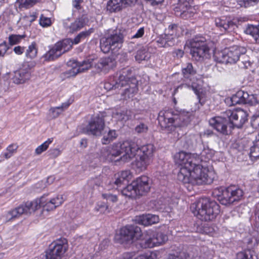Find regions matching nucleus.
Here are the masks:
<instances>
[{"label": "nucleus", "instance_id": "obj_1", "mask_svg": "<svg viewBox=\"0 0 259 259\" xmlns=\"http://www.w3.org/2000/svg\"><path fill=\"white\" fill-rule=\"evenodd\" d=\"M175 158L181 165L178 174L179 181L193 185L210 184L212 182V179L207 174V170L200 164L202 160L197 154L181 151L176 154Z\"/></svg>", "mask_w": 259, "mask_h": 259}, {"label": "nucleus", "instance_id": "obj_2", "mask_svg": "<svg viewBox=\"0 0 259 259\" xmlns=\"http://www.w3.org/2000/svg\"><path fill=\"white\" fill-rule=\"evenodd\" d=\"M47 196L48 195H44L39 199L34 201L27 202L9 211L6 214L7 221H11L23 214H30L40 207L43 208L44 210L47 211L53 210L64 202L62 195H58L53 198H47Z\"/></svg>", "mask_w": 259, "mask_h": 259}, {"label": "nucleus", "instance_id": "obj_3", "mask_svg": "<svg viewBox=\"0 0 259 259\" xmlns=\"http://www.w3.org/2000/svg\"><path fill=\"white\" fill-rule=\"evenodd\" d=\"M190 112L182 111L175 112L171 109L160 111L158 114V120L163 129L173 131L177 127L187 125L191 120Z\"/></svg>", "mask_w": 259, "mask_h": 259}, {"label": "nucleus", "instance_id": "obj_4", "mask_svg": "<svg viewBox=\"0 0 259 259\" xmlns=\"http://www.w3.org/2000/svg\"><path fill=\"white\" fill-rule=\"evenodd\" d=\"M137 143L133 141H125L121 143H114L111 146L103 148L101 150L102 156L108 161L115 160V158L124 153L120 159L124 161H130L134 157V152L137 149ZM117 159L116 160H118Z\"/></svg>", "mask_w": 259, "mask_h": 259}, {"label": "nucleus", "instance_id": "obj_5", "mask_svg": "<svg viewBox=\"0 0 259 259\" xmlns=\"http://www.w3.org/2000/svg\"><path fill=\"white\" fill-rule=\"evenodd\" d=\"M193 213L203 221L213 220L220 213V206L208 198H202L193 203L190 207Z\"/></svg>", "mask_w": 259, "mask_h": 259}, {"label": "nucleus", "instance_id": "obj_6", "mask_svg": "<svg viewBox=\"0 0 259 259\" xmlns=\"http://www.w3.org/2000/svg\"><path fill=\"white\" fill-rule=\"evenodd\" d=\"M125 35V30L118 29L100 40V48L104 53H108L110 51L117 52L120 49L124 41Z\"/></svg>", "mask_w": 259, "mask_h": 259}, {"label": "nucleus", "instance_id": "obj_7", "mask_svg": "<svg viewBox=\"0 0 259 259\" xmlns=\"http://www.w3.org/2000/svg\"><path fill=\"white\" fill-rule=\"evenodd\" d=\"M142 235L141 228L136 225H128L122 228L118 234L114 237L116 242L122 244L125 247L139 239Z\"/></svg>", "mask_w": 259, "mask_h": 259}, {"label": "nucleus", "instance_id": "obj_8", "mask_svg": "<svg viewBox=\"0 0 259 259\" xmlns=\"http://www.w3.org/2000/svg\"><path fill=\"white\" fill-rule=\"evenodd\" d=\"M190 51L192 59L197 61H202L209 57V49L206 39L202 36H196L190 40Z\"/></svg>", "mask_w": 259, "mask_h": 259}, {"label": "nucleus", "instance_id": "obj_9", "mask_svg": "<svg viewBox=\"0 0 259 259\" xmlns=\"http://www.w3.org/2000/svg\"><path fill=\"white\" fill-rule=\"evenodd\" d=\"M135 78L133 75L131 68H125L119 72L118 76L110 77L104 84L107 90L121 89L127 82H131L132 78Z\"/></svg>", "mask_w": 259, "mask_h": 259}, {"label": "nucleus", "instance_id": "obj_10", "mask_svg": "<svg viewBox=\"0 0 259 259\" xmlns=\"http://www.w3.org/2000/svg\"><path fill=\"white\" fill-rule=\"evenodd\" d=\"M246 52L245 48L240 46H233L225 49L217 57V61L225 64L236 63L240 59V55Z\"/></svg>", "mask_w": 259, "mask_h": 259}, {"label": "nucleus", "instance_id": "obj_11", "mask_svg": "<svg viewBox=\"0 0 259 259\" xmlns=\"http://www.w3.org/2000/svg\"><path fill=\"white\" fill-rule=\"evenodd\" d=\"M74 44L71 38H66L57 42L45 55L46 60H54L69 51Z\"/></svg>", "mask_w": 259, "mask_h": 259}, {"label": "nucleus", "instance_id": "obj_12", "mask_svg": "<svg viewBox=\"0 0 259 259\" xmlns=\"http://www.w3.org/2000/svg\"><path fill=\"white\" fill-rule=\"evenodd\" d=\"M105 128L104 116L98 114L92 117L88 124L83 129V132L89 135L95 136H101Z\"/></svg>", "mask_w": 259, "mask_h": 259}, {"label": "nucleus", "instance_id": "obj_13", "mask_svg": "<svg viewBox=\"0 0 259 259\" xmlns=\"http://www.w3.org/2000/svg\"><path fill=\"white\" fill-rule=\"evenodd\" d=\"M67 249L66 241L65 240H58L50 245L44 257L45 259H61Z\"/></svg>", "mask_w": 259, "mask_h": 259}, {"label": "nucleus", "instance_id": "obj_14", "mask_svg": "<svg viewBox=\"0 0 259 259\" xmlns=\"http://www.w3.org/2000/svg\"><path fill=\"white\" fill-rule=\"evenodd\" d=\"M232 128H241L247 120V114L242 109L228 110L225 112Z\"/></svg>", "mask_w": 259, "mask_h": 259}, {"label": "nucleus", "instance_id": "obj_15", "mask_svg": "<svg viewBox=\"0 0 259 259\" xmlns=\"http://www.w3.org/2000/svg\"><path fill=\"white\" fill-rule=\"evenodd\" d=\"M210 125L218 132L224 135H228L231 132L232 127L228 117H225V112L221 116L211 118L209 121Z\"/></svg>", "mask_w": 259, "mask_h": 259}, {"label": "nucleus", "instance_id": "obj_16", "mask_svg": "<svg viewBox=\"0 0 259 259\" xmlns=\"http://www.w3.org/2000/svg\"><path fill=\"white\" fill-rule=\"evenodd\" d=\"M149 233V235L141 241V245L143 248H152L164 243L168 239L167 235L161 232H150Z\"/></svg>", "mask_w": 259, "mask_h": 259}, {"label": "nucleus", "instance_id": "obj_17", "mask_svg": "<svg viewBox=\"0 0 259 259\" xmlns=\"http://www.w3.org/2000/svg\"><path fill=\"white\" fill-rule=\"evenodd\" d=\"M243 196L242 189L235 186H231L226 188V191L224 193L223 205L231 204L241 200Z\"/></svg>", "mask_w": 259, "mask_h": 259}, {"label": "nucleus", "instance_id": "obj_18", "mask_svg": "<svg viewBox=\"0 0 259 259\" xmlns=\"http://www.w3.org/2000/svg\"><path fill=\"white\" fill-rule=\"evenodd\" d=\"M93 60L86 59L81 62L77 61H69L68 65H73L72 68L68 70L67 73L69 76H75L78 73L85 72L91 68Z\"/></svg>", "mask_w": 259, "mask_h": 259}, {"label": "nucleus", "instance_id": "obj_19", "mask_svg": "<svg viewBox=\"0 0 259 259\" xmlns=\"http://www.w3.org/2000/svg\"><path fill=\"white\" fill-rule=\"evenodd\" d=\"M175 11L180 12L181 17L185 19L192 17L195 13V9L190 5V0H179Z\"/></svg>", "mask_w": 259, "mask_h": 259}, {"label": "nucleus", "instance_id": "obj_20", "mask_svg": "<svg viewBox=\"0 0 259 259\" xmlns=\"http://www.w3.org/2000/svg\"><path fill=\"white\" fill-rule=\"evenodd\" d=\"M89 21V20L87 15H82L77 18L75 21L73 22H72L70 24L65 22L64 23V27L69 32L73 33L79 31L85 26L88 24Z\"/></svg>", "mask_w": 259, "mask_h": 259}, {"label": "nucleus", "instance_id": "obj_21", "mask_svg": "<svg viewBox=\"0 0 259 259\" xmlns=\"http://www.w3.org/2000/svg\"><path fill=\"white\" fill-rule=\"evenodd\" d=\"M137 0H109L107 5V10L110 13L118 12L126 6H131Z\"/></svg>", "mask_w": 259, "mask_h": 259}, {"label": "nucleus", "instance_id": "obj_22", "mask_svg": "<svg viewBox=\"0 0 259 259\" xmlns=\"http://www.w3.org/2000/svg\"><path fill=\"white\" fill-rule=\"evenodd\" d=\"M214 22L215 26L223 32H232L237 28L236 23L224 17L215 18Z\"/></svg>", "mask_w": 259, "mask_h": 259}, {"label": "nucleus", "instance_id": "obj_23", "mask_svg": "<svg viewBox=\"0 0 259 259\" xmlns=\"http://www.w3.org/2000/svg\"><path fill=\"white\" fill-rule=\"evenodd\" d=\"M116 66V61L110 57L101 59L95 65V68L98 72L107 73Z\"/></svg>", "mask_w": 259, "mask_h": 259}, {"label": "nucleus", "instance_id": "obj_24", "mask_svg": "<svg viewBox=\"0 0 259 259\" xmlns=\"http://www.w3.org/2000/svg\"><path fill=\"white\" fill-rule=\"evenodd\" d=\"M134 182L139 196L144 195L150 190L149 178L147 176H141L137 178Z\"/></svg>", "mask_w": 259, "mask_h": 259}, {"label": "nucleus", "instance_id": "obj_25", "mask_svg": "<svg viewBox=\"0 0 259 259\" xmlns=\"http://www.w3.org/2000/svg\"><path fill=\"white\" fill-rule=\"evenodd\" d=\"M138 80L136 78H132L131 82H127L123 87H125L121 95L123 99H130L133 97L134 95L137 93L138 89L137 87Z\"/></svg>", "mask_w": 259, "mask_h": 259}, {"label": "nucleus", "instance_id": "obj_26", "mask_svg": "<svg viewBox=\"0 0 259 259\" xmlns=\"http://www.w3.org/2000/svg\"><path fill=\"white\" fill-rule=\"evenodd\" d=\"M135 221L140 225L149 226L158 223L159 217L155 214H146L136 216L135 218Z\"/></svg>", "mask_w": 259, "mask_h": 259}, {"label": "nucleus", "instance_id": "obj_27", "mask_svg": "<svg viewBox=\"0 0 259 259\" xmlns=\"http://www.w3.org/2000/svg\"><path fill=\"white\" fill-rule=\"evenodd\" d=\"M137 148H138L134 152V156L137 154L138 156H142L145 158H148L151 159L154 151V146L153 145L147 144L141 147H139L137 144Z\"/></svg>", "mask_w": 259, "mask_h": 259}, {"label": "nucleus", "instance_id": "obj_28", "mask_svg": "<svg viewBox=\"0 0 259 259\" xmlns=\"http://www.w3.org/2000/svg\"><path fill=\"white\" fill-rule=\"evenodd\" d=\"M70 103L68 102L63 103L60 106L51 107L49 110L48 118L49 119H54L57 118L69 106Z\"/></svg>", "mask_w": 259, "mask_h": 259}, {"label": "nucleus", "instance_id": "obj_29", "mask_svg": "<svg viewBox=\"0 0 259 259\" xmlns=\"http://www.w3.org/2000/svg\"><path fill=\"white\" fill-rule=\"evenodd\" d=\"M30 74L28 71L21 69L14 72L12 80L16 84H22L29 79Z\"/></svg>", "mask_w": 259, "mask_h": 259}, {"label": "nucleus", "instance_id": "obj_30", "mask_svg": "<svg viewBox=\"0 0 259 259\" xmlns=\"http://www.w3.org/2000/svg\"><path fill=\"white\" fill-rule=\"evenodd\" d=\"M138 158L135 161L134 165L138 172H141L146 170L148 166L151 162V159L138 156Z\"/></svg>", "mask_w": 259, "mask_h": 259}, {"label": "nucleus", "instance_id": "obj_31", "mask_svg": "<svg viewBox=\"0 0 259 259\" xmlns=\"http://www.w3.org/2000/svg\"><path fill=\"white\" fill-rule=\"evenodd\" d=\"M150 57L151 54L146 47H141L135 56V60L138 63H141L143 61H148Z\"/></svg>", "mask_w": 259, "mask_h": 259}, {"label": "nucleus", "instance_id": "obj_32", "mask_svg": "<svg viewBox=\"0 0 259 259\" xmlns=\"http://www.w3.org/2000/svg\"><path fill=\"white\" fill-rule=\"evenodd\" d=\"M244 32L251 35L256 43H259V24H248L244 30Z\"/></svg>", "mask_w": 259, "mask_h": 259}, {"label": "nucleus", "instance_id": "obj_33", "mask_svg": "<svg viewBox=\"0 0 259 259\" xmlns=\"http://www.w3.org/2000/svg\"><path fill=\"white\" fill-rule=\"evenodd\" d=\"M121 193L123 195L131 198H136L139 196L134 181L123 188Z\"/></svg>", "mask_w": 259, "mask_h": 259}, {"label": "nucleus", "instance_id": "obj_34", "mask_svg": "<svg viewBox=\"0 0 259 259\" xmlns=\"http://www.w3.org/2000/svg\"><path fill=\"white\" fill-rule=\"evenodd\" d=\"M247 96V92L243 91L237 92L235 95H233L231 100L232 105L245 104V98Z\"/></svg>", "mask_w": 259, "mask_h": 259}, {"label": "nucleus", "instance_id": "obj_35", "mask_svg": "<svg viewBox=\"0 0 259 259\" xmlns=\"http://www.w3.org/2000/svg\"><path fill=\"white\" fill-rule=\"evenodd\" d=\"M94 32V29L91 28L88 30L83 31L78 33L76 37L72 39L74 45L79 44L80 41L84 40L87 38L89 37L92 33Z\"/></svg>", "mask_w": 259, "mask_h": 259}, {"label": "nucleus", "instance_id": "obj_36", "mask_svg": "<svg viewBox=\"0 0 259 259\" xmlns=\"http://www.w3.org/2000/svg\"><path fill=\"white\" fill-rule=\"evenodd\" d=\"M238 66L240 68L243 69H247L251 66L252 61L246 53H244L240 55V59L238 60Z\"/></svg>", "mask_w": 259, "mask_h": 259}, {"label": "nucleus", "instance_id": "obj_37", "mask_svg": "<svg viewBox=\"0 0 259 259\" xmlns=\"http://www.w3.org/2000/svg\"><path fill=\"white\" fill-rule=\"evenodd\" d=\"M236 259H258V257L253 250L249 249L238 253Z\"/></svg>", "mask_w": 259, "mask_h": 259}, {"label": "nucleus", "instance_id": "obj_38", "mask_svg": "<svg viewBox=\"0 0 259 259\" xmlns=\"http://www.w3.org/2000/svg\"><path fill=\"white\" fill-rule=\"evenodd\" d=\"M250 155L256 159H259V134L256 137L253 145L250 147Z\"/></svg>", "mask_w": 259, "mask_h": 259}, {"label": "nucleus", "instance_id": "obj_39", "mask_svg": "<svg viewBox=\"0 0 259 259\" xmlns=\"http://www.w3.org/2000/svg\"><path fill=\"white\" fill-rule=\"evenodd\" d=\"M37 53V49L36 48V43L33 42L26 51V57L28 58L33 59L36 56Z\"/></svg>", "mask_w": 259, "mask_h": 259}, {"label": "nucleus", "instance_id": "obj_40", "mask_svg": "<svg viewBox=\"0 0 259 259\" xmlns=\"http://www.w3.org/2000/svg\"><path fill=\"white\" fill-rule=\"evenodd\" d=\"M117 135L115 130H109L106 135L104 136L102 142L103 144H107L116 138Z\"/></svg>", "mask_w": 259, "mask_h": 259}, {"label": "nucleus", "instance_id": "obj_41", "mask_svg": "<svg viewBox=\"0 0 259 259\" xmlns=\"http://www.w3.org/2000/svg\"><path fill=\"white\" fill-rule=\"evenodd\" d=\"M53 140V138L48 139L44 143L38 146L35 150V154L36 155H40L43 152L47 150L49 147V145L52 143Z\"/></svg>", "mask_w": 259, "mask_h": 259}, {"label": "nucleus", "instance_id": "obj_42", "mask_svg": "<svg viewBox=\"0 0 259 259\" xmlns=\"http://www.w3.org/2000/svg\"><path fill=\"white\" fill-rule=\"evenodd\" d=\"M182 73L185 78H189L191 75L196 73L195 70L193 68L191 63H187L186 66L183 68Z\"/></svg>", "mask_w": 259, "mask_h": 259}, {"label": "nucleus", "instance_id": "obj_43", "mask_svg": "<svg viewBox=\"0 0 259 259\" xmlns=\"http://www.w3.org/2000/svg\"><path fill=\"white\" fill-rule=\"evenodd\" d=\"M226 191V188L224 187H219L214 189L212 192L214 196L218 198V200L222 204H223V199H225V198H224V193Z\"/></svg>", "mask_w": 259, "mask_h": 259}, {"label": "nucleus", "instance_id": "obj_44", "mask_svg": "<svg viewBox=\"0 0 259 259\" xmlns=\"http://www.w3.org/2000/svg\"><path fill=\"white\" fill-rule=\"evenodd\" d=\"M148 131L147 124L143 122H140L135 127V131L137 134H145Z\"/></svg>", "mask_w": 259, "mask_h": 259}, {"label": "nucleus", "instance_id": "obj_45", "mask_svg": "<svg viewBox=\"0 0 259 259\" xmlns=\"http://www.w3.org/2000/svg\"><path fill=\"white\" fill-rule=\"evenodd\" d=\"M95 209L100 213H106L109 212L108 205L104 202H98L95 206Z\"/></svg>", "mask_w": 259, "mask_h": 259}, {"label": "nucleus", "instance_id": "obj_46", "mask_svg": "<svg viewBox=\"0 0 259 259\" xmlns=\"http://www.w3.org/2000/svg\"><path fill=\"white\" fill-rule=\"evenodd\" d=\"M38 0H17L20 8H29L35 4Z\"/></svg>", "mask_w": 259, "mask_h": 259}, {"label": "nucleus", "instance_id": "obj_47", "mask_svg": "<svg viewBox=\"0 0 259 259\" xmlns=\"http://www.w3.org/2000/svg\"><path fill=\"white\" fill-rule=\"evenodd\" d=\"M215 151L212 149H210L209 147L206 146L204 147L203 150L200 153L201 158L205 157L206 159H209L214 154Z\"/></svg>", "mask_w": 259, "mask_h": 259}, {"label": "nucleus", "instance_id": "obj_48", "mask_svg": "<svg viewBox=\"0 0 259 259\" xmlns=\"http://www.w3.org/2000/svg\"><path fill=\"white\" fill-rule=\"evenodd\" d=\"M237 2L241 7L246 8L257 4L259 0H237Z\"/></svg>", "mask_w": 259, "mask_h": 259}, {"label": "nucleus", "instance_id": "obj_49", "mask_svg": "<svg viewBox=\"0 0 259 259\" xmlns=\"http://www.w3.org/2000/svg\"><path fill=\"white\" fill-rule=\"evenodd\" d=\"M18 147L16 144L10 145L7 149V152L4 154L5 158L7 159L10 158L14 153L16 152Z\"/></svg>", "mask_w": 259, "mask_h": 259}, {"label": "nucleus", "instance_id": "obj_50", "mask_svg": "<svg viewBox=\"0 0 259 259\" xmlns=\"http://www.w3.org/2000/svg\"><path fill=\"white\" fill-rule=\"evenodd\" d=\"M24 37V35L12 34L9 37V41L10 45L13 46L19 43Z\"/></svg>", "mask_w": 259, "mask_h": 259}, {"label": "nucleus", "instance_id": "obj_51", "mask_svg": "<svg viewBox=\"0 0 259 259\" xmlns=\"http://www.w3.org/2000/svg\"><path fill=\"white\" fill-rule=\"evenodd\" d=\"M251 125L253 128L259 130V111L255 113L252 116Z\"/></svg>", "mask_w": 259, "mask_h": 259}, {"label": "nucleus", "instance_id": "obj_52", "mask_svg": "<svg viewBox=\"0 0 259 259\" xmlns=\"http://www.w3.org/2000/svg\"><path fill=\"white\" fill-rule=\"evenodd\" d=\"M178 28V25L175 24H172L169 25L168 27L165 29V33H167L168 34L177 36V29Z\"/></svg>", "mask_w": 259, "mask_h": 259}, {"label": "nucleus", "instance_id": "obj_53", "mask_svg": "<svg viewBox=\"0 0 259 259\" xmlns=\"http://www.w3.org/2000/svg\"><path fill=\"white\" fill-rule=\"evenodd\" d=\"M163 36L164 37L165 40H166L167 45H168V47L172 46L174 45L175 40L177 38L176 36L168 34L166 33H165L163 35Z\"/></svg>", "mask_w": 259, "mask_h": 259}, {"label": "nucleus", "instance_id": "obj_54", "mask_svg": "<svg viewBox=\"0 0 259 259\" xmlns=\"http://www.w3.org/2000/svg\"><path fill=\"white\" fill-rule=\"evenodd\" d=\"M247 97L245 98V104L253 105L257 103V99L254 95H249L247 92Z\"/></svg>", "mask_w": 259, "mask_h": 259}, {"label": "nucleus", "instance_id": "obj_55", "mask_svg": "<svg viewBox=\"0 0 259 259\" xmlns=\"http://www.w3.org/2000/svg\"><path fill=\"white\" fill-rule=\"evenodd\" d=\"M102 196L104 199L112 202H116L118 200L117 196L110 193H103Z\"/></svg>", "mask_w": 259, "mask_h": 259}, {"label": "nucleus", "instance_id": "obj_56", "mask_svg": "<svg viewBox=\"0 0 259 259\" xmlns=\"http://www.w3.org/2000/svg\"><path fill=\"white\" fill-rule=\"evenodd\" d=\"M51 19L46 17L42 15H41L39 19V24L42 27H48L51 24Z\"/></svg>", "mask_w": 259, "mask_h": 259}, {"label": "nucleus", "instance_id": "obj_57", "mask_svg": "<svg viewBox=\"0 0 259 259\" xmlns=\"http://www.w3.org/2000/svg\"><path fill=\"white\" fill-rule=\"evenodd\" d=\"M191 87H192V90L194 91V93H195V94L196 95H197L198 99H199V100L200 101V98L199 94L202 90L201 85L198 83H195L194 82H193L192 83Z\"/></svg>", "mask_w": 259, "mask_h": 259}, {"label": "nucleus", "instance_id": "obj_58", "mask_svg": "<svg viewBox=\"0 0 259 259\" xmlns=\"http://www.w3.org/2000/svg\"><path fill=\"white\" fill-rule=\"evenodd\" d=\"M48 153L51 158H55L61 154V151L58 148H54L50 149Z\"/></svg>", "mask_w": 259, "mask_h": 259}, {"label": "nucleus", "instance_id": "obj_59", "mask_svg": "<svg viewBox=\"0 0 259 259\" xmlns=\"http://www.w3.org/2000/svg\"><path fill=\"white\" fill-rule=\"evenodd\" d=\"M8 49L9 47L6 42L0 44V56H4Z\"/></svg>", "mask_w": 259, "mask_h": 259}, {"label": "nucleus", "instance_id": "obj_60", "mask_svg": "<svg viewBox=\"0 0 259 259\" xmlns=\"http://www.w3.org/2000/svg\"><path fill=\"white\" fill-rule=\"evenodd\" d=\"M144 28L141 27L139 28L135 34L132 36V38H138L142 37L144 34Z\"/></svg>", "mask_w": 259, "mask_h": 259}, {"label": "nucleus", "instance_id": "obj_61", "mask_svg": "<svg viewBox=\"0 0 259 259\" xmlns=\"http://www.w3.org/2000/svg\"><path fill=\"white\" fill-rule=\"evenodd\" d=\"M157 42L159 47L166 48L168 47V46L167 45L166 40H165L163 35L157 40Z\"/></svg>", "mask_w": 259, "mask_h": 259}, {"label": "nucleus", "instance_id": "obj_62", "mask_svg": "<svg viewBox=\"0 0 259 259\" xmlns=\"http://www.w3.org/2000/svg\"><path fill=\"white\" fill-rule=\"evenodd\" d=\"M167 259H186V256L182 253L179 254H169Z\"/></svg>", "mask_w": 259, "mask_h": 259}, {"label": "nucleus", "instance_id": "obj_63", "mask_svg": "<svg viewBox=\"0 0 259 259\" xmlns=\"http://www.w3.org/2000/svg\"><path fill=\"white\" fill-rule=\"evenodd\" d=\"M119 176L122 178V180L125 181L127 180L129 176H130V172L129 170L122 171Z\"/></svg>", "mask_w": 259, "mask_h": 259}, {"label": "nucleus", "instance_id": "obj_64", "mask_svg": "<svg viewBox=\"0 0 259 259\" xmlns=\"http://www.w3.org/2000/svg\"><path fill=\"white\" fill-rule=\"evenodd\" d=\"M135 259H153L151 253H146L144 254L139 255Z\"/></svg>", "mask_w": 259, "mask_h": 259}]
</instances>
